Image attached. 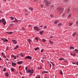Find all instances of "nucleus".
Instances as JSON below:
<instances>
[{
    "label": "nucleus",
    "mask_w": 78,
    "mask_h": 78,
    "mask_svg": "<svg viewBox=\"0 0 78 78\" xmlns=\"http://www.w3.org/2000/svg\"><path fill=\"white\" fill-rule=\"evenodd\" d=\"M43 2L44 3H45L46 6H49V5L51 4V2H48V0H44Z\"/></svg>",
    "instance_id": "obj_1"
},
{
    "label": "nucleus",
    "mask_w": 78,
    "mask_h": 78,
    "mask_svg": "<svg viewBox=\"0 0 78 78\" xmlns=\"http://www.w3.org/2000/svg\"><path fill=\"white\" fill-rule=\"evenodd\" d=\"M33 72H34L33 69H28V71H27V73H30L31 74V73H33Z\"/></svg>",
    "instance_id": "obj_2"
},
{
    "label": "nucleus",
    "mask_w": 78,
    "mask_h": 78,
    "mask_svg": "<svg viewBox=\"0 0 78 78\" xmlns=\"http://www.w3.org/2000/svg\"><path fill=\"white\" fill-rule=\"evenodd\" d=\"M1 21L4 25H6V21H5V20L4 19H2Z\"/></svg>",
    "instance_id": "obj_3"
},
{
    "label": "nucleus",
    "mask_w": 78,
    "mask_h": 78,
    "mask_svg": "<svg viewBox=\"0 0 78 78\" xmlns=\"http://www.w3.org/2000/svg\"><path fill=\"white\" fill-rule=\"evenodd\" d=\"M25 59H28L29 60H31V59H32V58L31 56H26V58H25Z\"/></svg>",
    "instance_id": "obj_4"
},
{
    "label": "nucleus",
    "mask_w": 78,
    "mask_h": 78,
    "mask_svg": "<svg viewBox=\"0 0 78 78\" xmlns=\"http://www.w3.org/2000/svg\"><path fill=\"white\" fill-rule=\"evenodd\" d=\"M34 30H37V31H39V30H40V28L36 27H34Z\"/></svg>",
    "instance_id": "obj_5"
},
{
    "label": "nucleus",
    "mask_w": 78,
    "mask_h": 78,
    "mask_svg": "<svg viewBox=\"0 0 78 78\" xmlns=\"http://www.w3.org/2000/svg\"><path fill=\"white\" fill-rule=\"evenodd\" d=\"M58 9L59 11H64V8H58Z\"/></svg>",
    "instance_id": "obj_6"
},
{
    "label": "nucleus",
    "mask_w": 78,
    "mask_h": 78,
    "mask_svg": "<svg viewBox=\"0 0 78 78\" xmlns=\"http://www.w3.org/2000/svg\"><path fill=\"white\" fill-rule=\"evenodd\" d=\"M12 42L14 44H17V41L15 40H12Z\"/></svg>",
    "instance_id": "obj_7"
},
{
    "label": "nucleus",
    "mask_w": 78,
    "mask_h": 78,
    "mask_svg": "<svg viewBox=\"0 0 78 78\" xmlns=\"http://www.w3.org/2000/svg\"><path fill=\"white\" fill-rule=\"evenodd\" d=\"M17 63L19 64V65L22 64L23 63V61H22L21 62H17Z\"/></svg>",
    "instance_id": "obj_8"
},
{
    "label": "nucleus",
    "mask_w": 78,
    "mask_h": 78,
    "mask_svg": "<svg viewBox=\"0 0 78 78\" xmlns=\"http://www.w3.org/2000/svg\"><path fill=\"white\" fill-rule=\"evenodd\" d=\"M5 76L8 77L9 76V74H8V73H5Z\"/></svg>",
    "instance_id": "obj_9"
},
{
    "label": "nucleus",
    "mask_w": 78,
    "mask_h": 78,
    "mask_svg": "<svg viewBox=\"0 0 78 78\" xmlns=\"http://www.w3.org/2000/svg\"><path fill=\"white\" fill-rule=\"evenodd\" d=\"M11 57V58H12V57H13V58H14V59H16V57L15 55H12Z\"/></svg>",
    "instance_id": "obj_10"
},
{
    "label": "nucleus",
    "mask_w": 78,
    "mask_h": 78,
    "mask_svg": "<svg viewBox=\"0 0 78 78\" xmlns=\"http://www.w3.org/2000/svg\"><path fill=\"white\" fill-rule=\"evenodd\" d=\"M19 47V46L18 45H17L14 48V50H16V49H17Z\"/></svg>",
    "instance_id": "obj_11"
},
{
    "label": "nucleus",
    "mask_w": 78,
    "mask_h": 78,
    "mask_svg": "<svg viewBox=\"0 0 78 78\" xmlns=\"http://www.w3.org/2000/svg\"><path fill=\"white\" fill-rule=\"evenodd\" d=\"M19 21V20H18L17 19H15V21H13V22H16V23H17Z\"/></svg>",
    "instance_id": "obj_12"
},
{
    "label": "nucleus",
    "mask_w": 78,
    "mask_h": 78,
    "mask_svg": "<svg viewBox=\"0 0 78 78\" xmlns=\"http://www.w3.org/2000/svg\"><path fill=\"white\" fill-rule=\"evenodd\" d=\"M35 39L37 41H38L39 40H38V39H39V37H36L35 38Z\"/></svg>",
    "instance_id": "obj_13"
},
{
    "label": "nucleus",
    "mask_w": 78,
    "mask_h": 78,
    "mask_svg": "<svg viewBox=\"0 0 78 78\" xmlns=\"http://www.w3.org/2000/svg\"><path fill=\"white\" fill-rule=\"evenodd\" d=\"M48 73V71H43L42 73V74H44V73Z\"/></svg>",
    "instance_id": "obj_14"
},
{
    "label": "nucleus",
    "mask_w": 78,
    "mask_h": 78,
    "mask_svg": "<svg viewBox=\"0 0 78 78\" xmlns=\"http://www.w3.org/2000/svg\"><path fill=\"white\" fill-rule=\"evenodd\" d=\"M28 41L29 44H30V43H31V40L30 39H28Z\"/></svg>",
    "instance_id": "obj_15"
},
{
    "label": "nucleus",
    "mask_w": 78,
    "mask_h": 78,
    "mask_svg": "<svg viewBox=\"0 0 78 78\" xmlns=\"http://www.w3.org/2000/svg\"><path fill=\"white\" fill-rule=\"evenodd\" d=\"M70 48V50H73V49H74L75 48L72 46H71Z\"/></svg>",
    "instance_id": "obj_16"
},
{
    "label": "nucleus",
    "mask_w": 78,
    "mask_h": 78,
    "mask_svg": "<svg viewBox=\"0 0 78 78\" xmlns=\"http://www.w3.org/2000/svg\"><path fill=\"white\" fill-rule=\"evenodd\" d=\"M58 22H59L58 20H56L55 21L54 23H55V24H56V23H58Z\"/></svg>",
    "instance_id": "obj_17"
},
{
    "label": "nucleus",
    "mask_w": 78,
    "mask_h": 78,
    "mask_svg": "<svg viewBox=\"0 0 78 78\" xmlns=\"http://www.w3.org/2000/svg\"><path fill=\"white\" fill-rule=\"evenodd\" d=\"M73 25V23H70L69 24V26L71 27Z\"/></svg>",
    "instance_id": "obj_18"
},
{
    "label": "nucleus",
    "mask_w": 78,
    "mask_h": 78,
    "mask_svg": "<svg viewBox=\"0 0 78 78\" xmlns=\"http://www.w3.org/2000/svg\"><path fill=\"white\" fill-rule=\"evenodd\" d=\"M60 74L61 75H62L63 73H62V70H60Z\"/></svg>",
    "instance_id": "obj_19"
},
{
    "label": "nucleus",
    "mask_w": 78,
    "mask_h": 78,
    "mask_svg": "<svg viewBox=\"0 0 78 78\" xmlns=\"http://www.w3.org/2000/svg\"><path fill=\"white\" fill-rule=\"evenodd\" d=\"M49 43H50V44H53V43H54V42L53 41H49Z\"/></svg>",
    "instance_id": "obj_20"
},
{
    "label": "nucleus",
    "mask_w": 78,
    "mask_h": 78,
    "mask_svg": "<svg viewBox=\"0 0 78 78\" xmlns=\"http://www.w3.org/2000/svg\"><path fill=\"white\" fill-rule=\"evenodd\" d=\"M44 33V30H42L40 32V33L41 34H42V33Z\"/></svg>",
    "instance_id": "obj_21"
},
{
    "label": "nucleus",
    "mask_w": 78,
    "mask_h": 78,
    "mask_svg": "<svg viewBox=\"0 0 78 78\" xmlns=\"http://www.w3.org/2000/svg\"><path fill=\"white\" fill-rule=\"evenodd\" d=\"M29 9L30 10V11H33V9L32 7H30L29 8Z\"/></svg>",
    "instance_id": "obj_22"
},
{
    "label": "nucleus",
    "mask_w": 78,
    "mask_h": 78,
    "mask_svg": "<svg viewBox=\"0 0 78 78\" xmlns=\"http://www.w3.org/2000/svg\"><path fill=\"white\" fill-rule=\"evenodd\" d=\"M16 65V64L15 63H12V66H15Z\"/></svg>",
    "instance_id": "obj_23"
},
{
    "label": "nucleus",
    "mask_w": 78,
    "mask_h": 78,
    "mask_svg": "<svg viewBox=\"0 0 78 78\" xmlns=\"http://www.w3.org/2000/svg\"><path fill=\"white\" fill-rule=\"evenodd\" d=\"M71 15L72 14H71V13H70L68 16V18H69V17H71Z\"/></svg>",
    "instance_id": "obj_24"
},
{
    "label": "nucleus",
    "mask_w": 78,
    "mask_h": 78,
    "mask_svg": "<svg viewBox=\"0 0 78 78\" xmlns=\"http://www.w3.org/2000/svg\"><path fill=\"white\" fill-rule=\"evenodd\" d=\"M76 34V32L74 33L73 34H72L73 36H75V35Z\"/></svg>",
    "instance_id": "obj_25"
},
{
    "label": "nucleus",
    "mask_w": 78,
    "mask_h": 78,
    "mask_svg": "<svg viewBox=\"0 0 78 78\" xmlns=\"http://www.w3.org/2000/svg\"><path fill=\"white\" fill-rule=\"evenodd\" d=\"M11 70L12 72H14V69L12 68L11 69Z\"/></svg>",
    "instance_id": "obj_26"
},
{
    "label": "nucleus",
    "mask_w": 78,
    "mask_h": 78,
    "mask_svg": "<svg viewBox=\"0 0 78 78\" xmlns=\"http://www.w3.org/2000/svg\"><path fill=\"white\" fill-rule=\"evenodd\" d=\"M25 69H26V71L27 73H28V67H26Z\"/></svg>",
    "instance_id": "obj_27"
},
{
    "label": "nucleus",
    "mask_w": 78,
    "mask_h": 78,
    "mask_svg": "<svg viewBox=\"0 0 78 78\" xmlns=\"http://www.w3.org/2000/svg\"><path fill=\"white\" fill-rule=\"evenodd\" d=\"M11 20H14V18H13V17L12 16H11V17H10Z\"/></svg>",
    "instance_id": "obj_28"
},
{
    "label": "nucleus",
    "mask_w": 78,
    "mask_h": 78,
    "mask_svg": "<svg viewBox=\"0 0 78 78\" xmlns=\"http://www.w3.org/2000/svg\"><path fill=\"white\" fill-rule=\"evenodd\" d=\"M38 49H39V48H35L34 50H35V51H37V50H38Z\"/></svg>",
    "instance_id": "obj_29"
},
{
    "label": "nucleus",
    "mask_w": 78,
    "mask_h": 78,
    "mask_svg": "<svg viewBox=\"0 0 78 78\" xmlns=\"http://www.w3.org/2000/svg\"><path fill=\"white\" fill-rule=\"evenodd\" d=\"M8 41V40L7 39H6L5 40H4V42H7Z\"/></svg>",
    "instance_id": "obj_30"
},
{
    "label": "nucleus",
    "mask_w": 78,
    "mask_h": 78,
    "mask_svg": "<svg viewBox=\"0 0 78 78\" xmlns=\"http://www.w3.org/2000/svg\"><path fill=\"white\" fill-rule=\"evenodd\" d=\"M59 59L60 60H64V58H59Z\"/></svg>",
    "instance_id": "obj_31"
},
{
    "label": "nucleus",
    "mask_w": 78,
    "mask_h": 78,
    "mask_svg": "<svg viewBox=\"0 0 78 78\" xmlns=\"http://www.w3.org/2000/svg\"><path fill=\"white\" fill-rule=\"evenodd\" d=\"M43 42H45L46 41V40L45 39H43L42 40Z\"/></svg>",
    "instance_id": "obj_32"
},
{
    "label": "nucleus",
    "mask_w": 78,
    "mask_h": 78,
    "mask_svg": "<svg viewBox=\"0 0 78 78\" xmlns=\"http://www.w3.org/2000/svg\"><path fill=\"white\" fill-rule=\"evenodd\" d=\"M58 26H61L62 25V23H60L59 24H58Z\"/></svg>",
    "instance_id": "obj_33"
},
{
    "label": "nucleus",
    "mask_w": 78,
    "mask_h": 78,
    "mask_svg": "<svg viewBox=\"0 0 78 78\" xmlns=\"http://www.w3.org/2000/svg\"><path fill=\"white\" fill-rule=\"evenodd\" d=\"M74 51H76V52H77V53H78V50H77V49H76L75 50H74Z\"/></svg>",
    "instance_id": "obj_34"
},
{
    "label": "nucleus",
    "mask_w": 78,
    "mask_h": 78,
    "mask_svg": "<svg viewBox=\"0 0 78 78\" xmlns=\"http://www.w3.org/2000/svg\"><path fill=\"white\" fill-rule=\"evenodd\" d=\"M20 56H22V57H24V56L23 55L22 53H21V55H20Z\"/></svg>",
    "instance_id": "obj_35"
},
{
    "label": "nucleus",
    "mask_w": 78,
    "mask_h": 78,
    "mask_svg": "<svg viewBox=\"0 0 78 78\" xmlns=\"http://www.w3.org/2000/svg\"><path fill=\"white\" fill-rule=\"evenodd\" d=\"M50 16H51V17H52V18H53V15H51Z\"/></svg>",
    "instance_id": "obj_36"
},
{
    "label": "nucleus",
    "mask_w": 78,
    "mask_h": 78,
    "mask_svg": "<svg viewBox=\"0 0 78 78\" xmlns=\"http://www.w3.org/2000/svg\"><path fill=\"white\" fill-rule=\"evenodd\" d=\"M41 78V77L40 76H39L38 77H36V78Z\"/></svg>",
    "instance_id": "obj_37"
},
{
    "label": "nucleus",
    "mask_w": 78,
    "mask_h": 78,
    "mask_svg": "<svg viewBox=\"0 0 78 78\" xmlns=\"http://www.w3.org/2000/svg\"><path fill=\"white\" fill-rule=\"evenodd\" d=\"M13 33V32H9V34H12Z\"/></svg>",
    "instance_id": "obj_38"
},
{
    "label": "nucleus",
    "mask_w": 78,
    "mask_h": 78,
    "mask_svg": "<svg viewBox=\"0 0 78 78\" xmlns=\"http://www.w3.org/2000/svg\"><path fill=\"white\" fill-rule=\"evenodd\" d=\"M47 28V26H44V29H45V28Z\"/></svg>",
    "instance_id": "obj_39"
},
{
    "label": "nucleus",
    "mask_w": 78,
    "mask_h": 78,
    "mask_svg": "<svg viewBox=\"0 0 78 78\" xmlns=\"http://www.w3.org/2000/svg\"><path fill=\"white\" fill-rule=\"evenodd\" d=\"M1 40H2V41H3V42H4V41H5V40H4L3 38H1Z\"/></svg>",
    "instance_id": "obj_40"
},
{
    "label": "nucleus",
    "mask_w": 78,
    "mask_h": 78,
    "mask_svg": "<svg viewBox=\"0 0 78 78\" xmlns=\"http://www.w3.org/2000/svg\"><path fill=\"white\" fill-rule=\"evenodd\" d=\"M70 55H71V56H73V53H71Z\"/></svg>",
    "instance_id": "obj_41"
},
{
    "label": "nucleus",
    "mask_w": 78,
    "mask_h": 78,
    "mask_svg": "<svg viewBox=\"0 0 78 78\" xmlns=\"http://www.w3.org/2000/svg\"><path fill=\"white\" fill-rule=\"evenodd\" d=\"M22 30H25V28L23 27H22Z\"/></svg>",
    "instance_id": "obj_42"
},
{
    "label": "nucleus",
    "mask_w": 78,
    "mask_h": 78,
    "mask_svg": "<svg viewBox=\"0 0 78 78\" xmlns=\"http://www.w3.org/2000/svg\"><path fill=\"white\" fill-rule=\"evenodd\" d=\"M76 24H77V25H78V21H76Z\"/></svg>",
    "instance_id": "obj_43"
},
{
    "label": "nucleus",
    "mask_w": 78,
    "mask_h": 78,
    "mask_svg": "<svg viewBox=\"0 0 78 78\" xmlns=\"http://www.w3.org/2000/svg\"><path fill=\"white\" fill-rule=\"evenodd\" d=\"M0 13L1 14H2V13H3V12H2V11H0Z\"/></svg>",
    "instance_id": "obj_44"
},
{
    "label": "nucleus",
    "mask_w": 78,
    "mask_h": 78,
    "mask_svg": "<svg viewBox=\"0 0 78 78\" xmlns=\"http://www.w3.org/2000/svg\"><path fill=\"white\" fill-rule=\"evenodd\" d=\"M75 55H76V54L75 53L74 54H73V56H75Z\"/></svg>",
    "instance_id": "obj_45"
},
{
    "label": "nucleus",
    "mask_w": 78,
    "mask_h": 78,
    "mask_svg": "<svg viewBox=\"0 0 78 78\" xmlns=\"http://www.w3.org/2000/svg\"><path fill=\"white\" fill-rule=\"evenodd\" d=\"M64 15H65V14L64 13H63V15L62 16V17H64Z\"/></svg>",
    "instance_id": "obj_46"
},
{
    "label": "nucleus",
    "mask_w": 78,
    "mask_h": 78,
    "mask_svg": "<svg viewBox=\"0 0 78 78\" xmlns=\"http://www.w3.org/2000/svg\"><path fill=\"white\" fill-rule=\"evenodd\" d=\"M73 64H76V62H73Z\"/></svg>",
    "instance_id": "obj_47"
},
{
    "label": "nucleus",
    "mask_w": 78,
    "mask_h": 78,
    "mask_svg": "<svg viewBox=\"0 0 78 78\" xmlns=\"http://www.w3.org/2000/svg\"><path fill=\"white\" fill-rule=\"evenodd\" d=\"M76 64H77V66H78V62H77L76 63Z\"/></svg>",
    "instance_id": "obj_48"
},
{
    "label": "nucleus",
    "mask_w": 78,
    "mask_h": 78,
    "mask_svg": "<svg viewBox=\"0 0 78 78\" xmlns=\"http://www.w3.org/2000/svg\"><path fill=\"white\" fill-rule=\"evenodd\" d=\"M41 52L42 53V52H43V49H42L41 50Z\"/></svg>",
    "instance_id": "obj_49"
},
{
    "label": "nucleus",
    "mask_w": 78,
    "mask_h": 78,
    "mask_svg": "<svg viewBox=\"0 0 78 78\" xmlns=\"http://www.w3.org/2000/svg\"><path fill=\"white\" fill-rule=\"evenodd\" d=\"M52 64L53 66H55V64H53V63H52Z\"/></svg>",
    "instance_id": "obj_50"
},
{
    "label": "nucleus",
    "mask_w": 78,
    "mask_h": 78,
    "mask_svg": "<svg viewBox=\"0 0 78 78\" xmlns=\"http://www.w3.org/2000/svg\"><path fill=\"white\" fill-rule=\"evenodd\" d=\"M40 27H43V25L40 26Z\"/></svg>",
    "instance_id": "obj_51"
},
{
    "label": "nucleus",
    "mask_w": 78,
    "mask_h": 78,
    "mask_svg": "<svg viewBox=\"0 0 78 78\" xmlns=\"http://www.w3.org/2000/svg\"><path fill=\"white\" fill-rule=\"evenodd\" d=\"M64 62H67V61L66 60H65Z\"/></svg>",
    "instance_id": "obj_52"
},
{
    "label": "nucleus",
    "mask_w": 78,
    "mask_h": 78,
    "mask_svg": "<svg viewBox=\"0 0 78 78\" xmlns=\"http://www.w3.org/2000/svg\"><path fill=\"white\" fill-rule=\"evenodd\" d=\"M5 72V71H6V69H4L3 70Z\"/></svg>",
    "instance_id": "obj_53"
},
{
    "label": "nucleus",
    "mask_w": 78,
    "mask_h": 78,
    "mask_svg": "<svg viewBox=\"0 0 78 78\" xmlns=\"http://www.w3.org/2000/svg\"><path fill=\"white\" fill-rule=\"evenodd\" d=\"M65 2H66L68 1L67 0H64Z\"/></svg>",
    "instance_id": "obj_54"
},
{
    "label": "nucleus",
    "mask_w": 78,
    "mask_h": 78,
    "mask_svg": "<svg viewBox=\"0 0 78 78\" xmlns=\"http://www.w3.org/2000/svg\"><path fill=\"white\" fill-rule=\"evenodd\" d=\"M50 39H51V38H53V37L51 36V37H50Z\"/></svg>",
    "instance_id": "obj_55"
},
{
    "label": "nucleus",
    "mask_w": 78,
    "mask_h": 78,
    "mask_svg": "<svg viewBox=\"0 0 78 78\" xmlns=\"http://www.w3.org/2000/svg\"><path fill=\"white\" fill-rule=\"evenodd\" d=\"M20 75H22V73L20 72Z\"/></svg>",
    "instance_id": "obj_56"
},
{
    "label": "nucleus",
    "mask_w": 78,
    "mask_h": 78,
    "mask_svg": "<svg viewBox=\"0 0 78 78\" xmlns=\"http://www.w3.org/2000/svg\"><path fill=\"white\" fill-rule=\"evenodd\" d=\"M8 50V48L7 47V48L6 49V50L7 51V50Z\"/></svg>",
    "instance_id": "obj_57"
},
{
    "label": "nucleus",
    "mask_w": 78,
    "mask_h": 78,
    "mask_svg": "<svg viewBox=\"0 0 78 78\" xmlns=\"http://www.w3.org/2000/svg\"><path fill=\"white\" fill-rule=\"evenodd\" d=\"M70 11V9H69L68 10V12H69Z\"/></svg>",
    "instance_id": "obj_58"
},
{
    "label": "nucleus",
    "mask_w": 78,
    "mask_h": 78,
    "mask_svg": "<svg viewBox=\"0 0 78 78\" xmlns=\"http://www.w3.org/2000/svg\"><path fill=\"white\" fill-rule=\"evenodd\" d=\"M50 67L51 68V64H50Z\"/></svg>",
    "instance_id": "obj_59"
},
{
    "label": "nucleus",
    "mask_w": 78,
    "mask_h": 78,
    "mask_svg": "<svg viewBox=\"0 0 78 78\" xmlns=\"http://www.w3.org/2000/svg\"><path fill=\"white\" fill-rule=\"evenodd\" d=\"M51 7H54V6H53V5H51Z\"/></svg>",
    "instance_id": "obj_60"
},
{
    "label": "nucleus",
    "mask_w": 78,
    "mask_h": 78,
    "mask_svg": "<svg viewBox=\"0 0 78 78\" xmlns=\"http://www.w3.org/2000/svg\"><path fill=\"white\" fill-rule=\"evenodd\" d=\"M38 69H41V68L39 67H38Z\"/></svg>",
    "instance_id": "obj_61"
},
{
    "label": "nucleus",
    "mask_w": 78,
    "mask_h": 78,
    "mask_svg": "<svg viewBox=\"0 0 78 78\" xmlns=\"http://www.w3.org/2000/svg\"><path fill=\"white\" fill-rule=\"evenodd\" d=\"M41 6L42 8L43 7V6H42V5H41Z\"/></svg>",
    "instance_id": "obj_62"
},
{
    "label": "nucleus",
    "mask_w": 78,
    "mask_h": 78,
    "mask_svg": "<svg viewBox=\"0 0 78 78\" xmlns=\"http://www.w3.org/2000/svg\"><path fill=\"white\" fill-rule=\"evenodd\" d=\"M22 78H25L23 76H22Z\"/></svg>",
    "instance_id": "obj_63"
},
{
    "label": "nucleus",
    "mask_w": 78,
    "mask_h": 78,
    "mask_svg": "<svg viewBox=\"0 0 78 78\" xmlns=\"http://www.w3.org/2000/svg\"><path fill=\"white\" fill-rule=\"evenodd\" d=\"M41 62H44V61L42 60H41Z\"/></svg>",
    "instance_id": "obj_64"
}]
</instances>
